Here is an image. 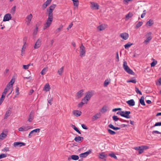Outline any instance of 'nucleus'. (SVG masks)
I'll return each mask as SVG.
<instances>
[{"instance_id": "61", "label": "nucleus", "mask_w": 161, "mask_h": 161, "mask_svg": "<svg viewBox=\"0 0 161 161\" xmlns=\"http://www.w3.org/2000/svg\"><path fill=\"white\" fill-rule=\"evenodd\" d=\"M143 150L142 146H141V148L140 149V150H139V154H141L143 152Z\"/></svg>"}, {"instance_id": "23", "label": "nucleus", "mask_w": 161, "mask_h": 161, "mask_svg": "<svg viewBox=\"0 0 161 161\" xmlns=\"http://www.w3.org/2000/svg\"><path fill=\"white\" fill-rule=\"evenodd\" d=\"M64 67L63 66L59 69L58 70V74L60 75H62L64 71Z\"/></svg>"}, {"instance_id": "8", "label": "nucleus", "mask_w": 161, "mask_h": 161, "mask_svg": "<svg viewBox=\"0 0 161 161\" xmlns=\"http://www.w3.org/2000/svg\"><path fill=\"white\" fill-rule=\"evenodd\" d=\"M91 152V150H89L88 151L80 154L79 155L80 158H86L88 156Z\"/></svg>"}, {"instance_id": "64", "label": "nucleus", "mask_w": 161, "mask_h": 161, "mask_svg": "<svg viewBox=\"0 0 161 161\" xmlns=\"http://www.w3.org/2000/svg\"><path fill=\"white\" fill-rule=\"evenodd\" d=\"M2 151L8 152L9 151V148L8 147H6L5 148L2 150Z\"/></svg>"}, {"instance_id": "40", "label": "nucleus", "mask_w": 161, "mask_h": 161, "mask_svg": "<svg viewBox=\"0 0 161 161\" xmlns=\"http://www.w3.org/2000/svg\"><path fill=\"white\" fill-rule=\"evenodd\" d=\"M108 132L111 135H114L116 134V132L114 131H113L111 129H108Z\"/></svg>"}, {"instance_id": "5", "label": "nucleus", "mask_w": 161, "mask_h": 161, "mask_svg": "<svg viewBox=\"0 0 161 161\" xmlns=\"http://www.w3.org/2000/svg\"><path fill=\"white\" fill-rule=\"evenodd\" d=\"M80 56L82 57L85 56L86 49L84 46L81 43L80 47Z\"/></svg>"}, {"instance_id": "41", "label": "nucleus", "mask_w": 161, "mask_h": 161, "mask_svg": "<svg viewBox=\"0 0 161 161\" xmlns=\"http://www.w3.org/2000/svg\"><path fill=\"white\" fill-rule=\"evenodd\" d=\"M107 111L106 107L104 106L101 110V112L102 113H104Z\"/></svg>"}, {"instance_id": "47", "label": "nucleus", "mask_w": 161, "mask_h": 161, "mask_svg": "<svg viewBox=\"0 0 161 161\" xmlns=\"http://www.w3.org/2000/svg\"><path fill=\"white\" fill-rule=\"evenodd\" d=\"M135 91L136 93L137 94H139L140 95H142V92L139 90L138 88L137 87L135 88Z\"/></svg>"}, {"instance_id": "39", "label": "nucleus", "mask_w": 161, "mask_h": 161, "mask_svg": "<svg viewBox=\"0 0 161 161\" xmlns=\"http://www.w3.org/2000/svg\"><path fill=\"white\" fill-rule=\"evenodd\" d=\"M133 44L130 43V42H129L127 44H126L125 45V49L127 48L130 47Z\"/></svg>"}, {"instance_id": "10", "label": "nucleus", "mask_w": 161, "mask_h": 161, "mask_svg": "<svg viewBox=\"0 0 161 161\" xmlns=\"http://www.w3.org/2000/svg\"><path fill=\"white\" fill-rule=\"evenodd\" d=\"M91 8L94 9H98L99 5L97 3L94 2H91Z\"/></svg>"}, {"instance_id": "11", "label": "nucleus", "mask_w": 161, "mask_h": 161, "mask_svg": "<svg viewBox=\"0 0 161 161\" xmlns=\"http://www.w3.org/2000/svg\"><path fill=\"white\" fill-rule=\"evenodd\" d=\"M130 114V112L129 111H124V113H123L122 114V116L126 118H130V116L129 114Z\"/></svg>"}, {"instance_id": "58", "label": "nucleus", "mask_w": 161, "mask_h": 161, "mask_svg": "<svg viewBox=\"0 0 161 161\" xmlns=\"http://www.w3.org/2000/svg\"><path fill=\"white\" fill-rule=\"evenodd\" d=\"M161 126V122L156 123L153 127Z\"/></svg>"}, {"instance_id": "34", "label": "nucleus", "mask_w": 161, "mask_h": 161, "mask_svg": "<svg viewBox=\"0 0 161 161\" xmlns=\"http://www.w3.org/2000/svg\"><path fill=\"white\" fill-rule=\"evenodd\" d=\"M153 20L150 19L146 23V25L149 26H151L153 24Z\"/></svg>"}, {"instance_id": "30", "label": "nucleus", "mask_w": 161, "mask_h": 161, "mask_svg": "<svg viewBox=\"0 0 161 161\" xmlns=\"http://www.w3.org/2000/svg\"><path fill=\"white\" fill-rule=\"evenodd\" d=\"M8 86H6V88L4 89L3 93L6 95V93L9 91L11 88L10 87H8Z\"/></svg>"}, {"instance_id": "43", "label": "nucleus", "mask_w": 161, "mask_h": 161, "mask_svg": "<svg viewBox=\"0 0 161 161\" xmlns=\"http://www.w3.org/2000/svg\"><path fill=\"white\" fill-rule=\"evenodd\" d=\"M127 83L132 82V83L135 84L136 82V79H131V80H128L127 81Z\"/></svg>"}, {"instance_id": "19", "label": "nucleus", "mask_w": 161, "mask_h": 161, "mask_svg": "<svg viewBox=\"0 0 161 161\" xmlns=\"http://www.w3.org/2000/svg\"><path fill=\"white\" fill-rule=\"evenodd\" d=\"M73 114L75 116L78 117L81 115V112L79 110H75L73 111Z\"/></svg>"}, {"instance_id": "3", "label": "nucleus", "mask_w": 161, "mask_h": 161, "mask_svg": "<svg viewBox=\"0 0 161 161\" xmlns=\"http://www.w3.org/2000/svg\"><path fill=\"white\" fill-rule=\"evenodd\" d=\"M53 17L48 16L47 19V21L45 25V26L44 27L43 29H45L49 27L51 25L52 22L53 20Z\"/></svg>"}, {"instance_id": "27", "label": "nucleus", "mask_w": 161, "mask_h": 161, "mask_svg": "<svg viewBox=\"0 0 161 161\" xmlns=\"http://www.w3.org/2000/svg\"><path fill=\"white\" fill-rule=\"evenodd\" d=\"M108 126L110 128L114 130H119L120 129V127H114V126L112 124H109L108 125Z\"/></svg>"}, {"instance_id": "36", "label": "nucleus", "mask_w": 161, "mask_h": 161, "mask_svg": "<svg viewBox=\"0 0 161 161\" xmlns=\"http://www.w3.org/2000/svg\"><path fill=\"white\" fill-rule=\"evenodd\" d=\"M97 28L99 31H102L104 30L105 27L103 25H101L98 26L97 27Z\"/></svg>"}, {"instance_id": "33", "label": "nucleus", "mask_w": 161, "mask_h": 161, "mask_svg": "<svg viewBox=\"0 0 161 161\" xmlns=\"http://www.w3.org/2000/svg\"><path fill=\"white\" fill-rule=\"evenodd\" d=\"M152 37L151 36H148L146 40L144 41V43L147 44L152 39Z\"/></svg>"}, {"instance_id": "22", "label": "nucleus", "mask_w": 161, "mask_h": 161, "mask_svg": "<svg viewBox=\"0 0 161 161\" xmlns=\"http://www.w3.org/2000/svg\"><path fill=\"white\" fill-rule=\"evenodd\" d=\"M32 18V16L31 14H30L26 17V19L28 20L27 25H29Z\"/></svg>"}, {"instance_id": "28", "label": "nucleus", "mask_w": 161, "mask_h": 161, "mask_svg": "<svg viewBox=\"0 0 161 161\" xmlns=\"http://www.w3.org/2000/svg\"><path fill=\"white\" fill-rule=\"evenodd\" d=\"M110 82V80L109 79H106V80L104 82L103 86L104 87H107L108 85L109 84V83Z\"/></svg>"}, {"instance_id": "24", "label": "nucleus", "mask_w": 161, "mask_h": 161, "mask_svg": "<svg viewBox=\"0 0 161 161\" xmlns=\"http://www.w3.org/2000/svg\"><path fill=\"white\" fill-rule=\"evenodd\" d=\"M40 129L39 128L36 129L31 131V133H32L33 135H35L36 133H39L40 132Z\"/></svg>"}, {"instance_id": "12", "label": "nucleus", "mask_w": 161, "mask_h": 161, "mask_svg": "<svg viewBox=\"0 0 161 161\" xmlns=\"http://www.w3.org/2000/svg\"><path fill=\"white\" fill-rule=\"evenodd\" d=\"M120 36L124 40H126L129 37V35L126 33H123L120 34Z\"/></svg>"}, {"instance_id": "7", "label": "nucleus", "mask_w": 161, "mask_h": 161, "mask_svg": "<svg viewBox=\"0 0 161 161\" xmlns=\"http://www.w3.org/2000/svg\"><path fill=\"white\" fill-rule=\"evenodd\" d=\"M12 16L10 14H5L3 17V21L4 22L8 21L12 19Z\"/></svg>"}, {"instance_id": "1", "label": "nucleus", "mask_w": 161, "mask_h": 161, "mask_svg": "<svg viewBox=\"0 0 161 161\" xmlns=\"http://www.w3.org/2000/svg\"><path fill=\"white\" fill-rule=\"evenodd\" d=\"M123 67L124 70L128 74L134 75L135 73L130 69L127 65V63L124 61L123 62Z\"/></svg>"}, {"instance_id": "13", "label": "nucleus", "mask_w": 161, "mask_h": 161, "mask_svg": "<svg viewBox=\"0 0 161 161\" xmlns=\"http://www.w3.org/2000/svg\"><path fill=\"white\" fill-rule=\"evenodd\" d=\"M83 140L84 138L83 137L80 136H76L74 138L75 141L79 143H80Z\"/></svg>"}, {"instance_id": "9", "label": "nucleus", "mask_w": 161, "mask_h": 161, "mask_svg": "<svg viewBox=\"0 0 161 161\" xmlns=\"http://www.w3.org/2000/svg\"><path fill=\"white\" fill-rule=\"evenodd\" d=\"M41 45V41L40 38L38 39L36 42L34 46V49H37L40 47Z\"/></svg>"}, {"instance_id": "49", "label": "nucleus", "mask_w": 161, "mask_h": 161, "mask_svg": "<svg viewBox=\"0 0 161 161\" xmlns=\"http://www.w3.org/2000/svg\"><path fill=\"white\" fill-rule=\"evenodd\" d=\"M7 155L6 154L2 153L0 154V159L1 158H5L7 157Z\"/></svg>"}, {"instance_id": "32", "label": "nucleus", "mask_w": 161, "mask_h": 161, "mask_svg": "<svg viewBox=\"0 0 161 161\" xmlns=\"http://www.w3.org/2000/svg\"><path fill=\"white\" fill-rule=\"evenodd\" d=\"M73 1L74 6H75L77 8L78 7L79 2L78 0H71Z\"/></svg>"}, {"instance_id": "42", "label": "nucleus", "mask_w": 161, "mask_h": 161, "mask_svg": "<svg viewBox=\"0 0 161 161\" xmlns=\"http://www.w3.org/2000/svg\"><path fill=\"white\" fill-rule=\"evenodd\" d=\"M16 6H14L11 9L10 13L12 14H14L15 11Z\"/></svg>"}, {"instance_id": "60", "label": "nucleus", "mask_w": 161, "mask_h": 161, "mask_svg": "<svg viewBox=\"0 0 161 161\" xmlns=\"http://www.w3.org/2000/svg\"><path fill=\"white\" fill-rule=\"evenodd\" d=\"M155 133L158 134H161V132H160L157 130H154L152 132V134H153Z\"/></svg>"}, {"instance_id": "46", "label": "nucleus", "mask_w": 161, "mask_h": 161, "mask_svg": "<svg viewBox=\"0 0 161 161\" xmlns=\"http://www.w3.org/2000/svg\"><path fill=\"white\" fill-rule=\"evenodd\" d=\"M109 156L112 157H113V158L115 159H117V156L115 155V154L114 153L109 154Z\"/></svg>"}, {"instance_id": "38", "label": "nucleus", "mask_w": 161, "mask_h": 161, "mask_svg": "<svg viewBox=\"0 0 161 161\" xmlns=\"http://www.w3.org/2000/svg\"><path fill=\"white\" fill-rule=\"evenodd\" d=\"M72 127L73 128V129L75 131H76V132H77L79 134H81V133L80 132V131L78 130V128L76 127L74 125H72Z\"/></svg>"}, {"instance_id": "29", "label": "nucleus", "mask_w": 161, "mask_h": 161, "mask_svg": "<svg viewBox=\"0 0 161 161\" xmlns=\"http://www.w3.org/2000/svg\"><path fill=\"white\" fill-rule=\"evenodd\" d=\"M144 97L143 96L141 97L140 99V103L142 105L145 106V104L144 101Z\"/></svg>"}, {"instance_id": "35", "label": "nucleus", "mask_w": 161, "mask_h": 161, "mask_svg": "<svg viewBox=\"0 0 161 161\" xmlns=\"http://www.w3.org/2000/svg\"><path fill=\"white\" fill-rule=\"evenodd\" d=\"M143 24V22L142 21H139L136 25L135 27L136 28H138L141 26Z\"/></svg>"}, {"instance_id": "18", "label": "nucleus", "mask_w": 161, "mask_h": 161, "mask_svg": "<svg viewBox=\"0 0 161 161\" xmlns=\"http://www.w3.org/2000/svg\"><path fill=\"white\" fill-rule=\"evenodd\" d=\"M50 89V87L49 84L48 83H46L44 86L43 90L46 92H48L49 91Z\"/></svg>"}, {"instance_id": "55", "label": "nucleus", "mask_w": 161, "mask_h": 161, "mask_svg": "<svg viewBox=\"0 0 161 161\" xmlns=\"http://www.w3.org/2000/svg\"><path fill=\"white\" fill-rule=\"evenodd\" d=\"M15 93H16V95H18L19 93V88L17 86L16 89H15Z\"/></svg>"}, {"instance_id": "4", "label": "nucleus", "mask_w": 161, "mask_h": 161, "mask_svg": "<svg viewBox=\"0 0 161 161\" xmlns=\"http://www.w3.org/2000/svg\"><path fill=\"white\" fill-rule=\"evenodd\" d=\"M56 5V4H52L51 5L49 8H47V10L48 12V16L53 17V12L54 9L55 8Z\"/></svg>"}, {"instance_id": "20", "label": "nucleus", "mask_w": 161, "mask_h": 161, "mask_svg": "<svg viewBox=\"0 0 161 161\" xmlns=\"http://www.w3.org/2000/svg\"><path fill=\"white\" fill-rule=\"evenodd\" d=\"M34 118V114L33 112H31L29 115V118L28 121L29 122H31Z\"/></svg>"}, {"instance_id": "54", "label": "nucleus", "mask_w": 161, "mask_h": 161, "mask_svg": "<svg viewBox=\"0 0 161 161\" xmlns=\"http://www.w3.org/2000/svg\"><path fill=\"white\" fill-rule=\"evenodd\" d=\"M113 119L115 121H118L119 120V118L116 116H113Z\"/></svg>"}, {"instance_id": "50", "label": "nucleus", "mask_w": 161, "mask_h": 161, "mask_svg": "<svg viewBox=\"0 0 161 161\" xmlns=\"http://www.w3.org/2000/svg\"><path fill=\"white\" fill-rule=\"evenodd\" d=\"M14 83V82H12V80H11L9 82V83H8V84L7 86H9L8 87H10L11 88L12 87Z\"/></svg>"}, {"instance_id": "52", "label": "nucleus", "mask_w": 161, "mask_h": 161, "mask_svg": "<svg viewBox=\"0 0 161 161\" xmlns=\"http://www.w3.org/2000/svg\"><path fill=\"white\" fill-rule=\"evenodd\" d=\"M38 31V28L37 27H36V28L34 30V31L33 32V34L34 35H36L37 34Z\"/></svg>"}, {"instance_id": "21", "label": "nucleus", "mask_w": 161, "mask_h": 161, "mask_svg": "<svg viewBox=\"0 0 161 161\" xmlns=\"http://www.w3.org/2000/svg\"><path fill=\"white\" fill-rule=\"evenodd\" d=\"M127 103L130 106H133L135 105V102L133 99H130L127 101Z\"/></svg>"}, {"instance_id": "26", "label": "nucleus", "mask_w": 161, "mask_h": 161, "mask_svg": "<svg viewBox=\"0 0 161 161\" xmlns=\"http://www.w3.org/2000/svg\"><path fill=\"white\" fill-rule=\"evenodd\" d=\"M83 90H81L77 92V94L78 98H79L82 97L83 94Z\"/></svg>"}, {"instance_id": "25", "label": "nucleus", "mask_w": 161, "mask_h": 161, "mask_svg": "<svg viewBox=\"0 0 161 161\" xmlns=\"http://www.w3.org/2000/svg\"><path fill=\"white\" fill-rule=\"evenodd\" d=\"M11 114V111L9 110H8L6 111V113L5 115L4 119H7V118Z\"/></svg>"}, {"instance_id": "51", "label": "nucleus", "mask_w": 161, "mask_h": 161, "mask_svg": "<svg viewBox=\"0 0 161 161\" xmlns=\"http://www.w3.org/2000/svg\"><path fill=\"white\" fill-rule=\"evenodd\" d=\"M157 63V62L156 61H153L151 64V66L152 67L154 66Z\"/></svg>"}, {"instance_id": "48", "label": "nucleus", "mask_w": 161, "mask_h": 161, "mask_svg": "<svg viewBox=\"0 0 161 161\" xmlns=\"http://www.w3.org/2000/svg\"><path fill=\"white\" fill-rule=\"evenodd\" d=\"M47 72V69L46 68H44L41 71V73L42 75H44L45 74L46 72Z\"/></svg>"}, {"instance_id": "16", "label": "nucleus", "mask_w": 161, "mask_h": 161, "mask_svg": "<svg viewBox=\"0 0 161 161\" xmlns=\"http://www.w3.org/2000/svg\"><path fill=\"white\" fill-rule=\"evenodd\" d=\"M28 126H23L19 128V130L20 131H26L30 129Z\"/></svg>"}, {"instance_id": "57", "label": "nucleus", "mask_w": 161, "mask_h": 161, "mask_svg": "<svg viewBox=\"0 0 161 161\" xmlns=\"http://www.w3.org/2000/svg\"><path fill=\"white\" fill-rule=\"evenodd\" d=\"M84 102L82 101L80 102V103H79L78 104V107H81L83 105V104L84 103Z\"/></svg>"}, {"instance_id": "17", "label": "nucleus", "mask_w": 161, "mask_h": 161, "mask_svg": "<svg viewBox=\"0 0 161 161\" xmlns=\"http://www.w3.org/2000/svg\"><path fill=\"white\" fill-rule=\"evenodd\" d=\"M52 1L50 0H47V1L43 4L42 8L43 9H45L47 6L49 5Z\"/></svg>"}, {"instance_id": "56", "label": "nucleus", "mask_w": 161, "mask_h": 161, "mask_svg": "<svg viewBox=\"0 0 161 161\" xmlns=\"http://www.w3.org/2000/svg\"><path fill=\"white\" fill-rule=\"evenodd\" d=\"M30 65V64H28L27 65H23V68L25 69H27L29 68V67Z\"/></svg>"}, {"instance_id": "44", "label": "nucleus", "mask_w": 161, "mask_h": 161, "mask_svg": "<svg viewBox=\"0 0 161 161\" xmlns=\"http://www.w3.org/2000/svg\"><path fill=\"white\" fill-rule=\"evenodd\" d=\"M133 14L129 12L126 15V18L128 19L131 17L133 16Z\"/></svg>"}, {"instance_id": "14", "label": "nucleus", "mask_w": 161, "mask_h": 161, "mask_svg": "<svg viewBox=\"0 0 161 161\" xmlns=\"http://www.w3.org/2000/svg\"><path fill=\"white\" fill-rule=\"evenodd\" d=\"M5 133L3 131L0 135V139L1 140H3L5 138L7 135L8 131L7 130H4Z\"/></svg>"}, {"instance_id": "62", "label": "nucleus", "mask_w": 161, "mask_h": 161, "mask_svg": "<svg viewBox=\"0 0 161 161\" xmlns=\"http://www.w3.org/2000/svg\"><path fill=\"white\" fill-rule=\"evenodd\" d=\"M116 58L117 59L116 61L117 62H118L119 61V57L118 52H116Z\"/></svg>"}, {"instance_id": "37", "label": "nucleus", "mask_w": 161, "mask_h": 161, "mask_svg": "<svg viewBox=\"0 0 161 161\" xmlns=\"http://www.w3.org/2000/svg\"><path fill=\"white\" fill-rule=\"evenodd\" d=\"M63 26L60 25L55 31V33H57L60 32L61 30L63 28Z\"/></svg>"}, {"instance_id": "15", "label": "nucleus", "mask_w": 161, "mask_h": 161, "mask_svg": "<svg viewBox=\"0 0 161 161\" xmlns=\"http://www.w3.org/2000/svg\"><path fill=\"white\" fill-rule=\"evenodd\" d=\"M101 116V114L99 113L96 114L92 117V120L93 121L96 120L97 119L100 118Z\"/></svg>"}, {"instance_id": "2", "label": "nucleus", "mask_w": 161, "mask_h": 161, "mask_svg": "<svg viewBox=\"0 0 161 161\" xmlns=\"http://www.w3.org/2000/svg\"><path fill=\"white\" fill-rule=\"evenodd\" d=\"M92 95L93 93L92 92H88L85 97L82 99V101L86 104Z\"/></svg>"}, {"instance_id": "45", "label": "nucleus", "mask_w": 161, "mask_h": 161, "mask_svg": "<svg viewBox=\"0 0 161 161\" xmlns=\"http://www.w3.org/2000/svg\"><path fill=\"white\" fill-rule=\"evenodd\" d=\"M99 157L101 159H103L106 157V156L104 155L103 153H102L100 154V156Z\"/></svg>"}, {"instance_id": "53", "label": "nucleus", "mask_w": 161, "mask_h": 161, "mask_svg": "<svg viewBox=\"0 0 161 161\" xmlns=\"http://www.w3.org/2000/svg\"><path fill=\"white\" fill-rule=\"evenodd\" d=\"M5 95L2 93L1 97L0 98V100L3 101L5 97Z\"/></svg>"}, {"instance_id": "6", "label": "nucleus", "mask_w": 161, "mask_h": 161, "mask_svg": "<svg viewBox=\"0 0 161 161\" xmlns=\"http://www.w3.org/2000/svg\"><path fill=\"white\" fill-rule=\"evenodd\" d=\"M25 143L21 142H14L13 144V146L14 147H21L25 146Z\"/></svg>"}, {"instance_id": "63", "label": "nucleus", "mask_w": 161, "mask_h": 161, "mask_svg": "<svg viewBox=\"0 0 161 161\" xmlns=\"http://www.w3.org/2000/svg\"><path fill=\"white\" fill-rule=\"evenodd\" d=\"M81 126L82 128L84 129L87 130L88 129V128L87 126H86V125L84 124H82L81 125Z\"/></svg>"}, {"instance_id": "31", "label": "nucleus", "mask_w": 161, "mask_h": 161, "mask_svg": "<svg viewBox=\"0 0 161 161\" xmlns=\"http://www.w3.org/2000/svg\"><path fill=\"white\" fill-rule=\"evenodd\" d=\"M71 157L72 159L73 160H77L79 158V157L78 155H73L71 156Z\"/></svg>"}, {"instance_id": "59", "label": "nucleus", "mask_w": 161, "mask_h": 161, "mask_svg": "<svg viewBox=\"0 0 161 161\" xmlns=\"http://www.w3.org/2000/svg\"><path fill=\"white\" fill-rule=\"evenodd\" d=\"M141 146L143 148V150L149 148V147L147 146Z\"/></svg>"}]
</instances>
